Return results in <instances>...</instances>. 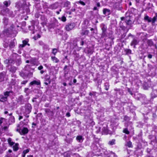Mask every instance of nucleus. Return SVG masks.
Returning <instances> with one entry per match:
<instances>
[{
    "mask_svg": "<svg viewBox=\"0 0 157 157\" xmlns=\"http://www.w3.org/2000/svg\"><path fill=\"white\" fill-rule=\"evenodd\" d=\"M0 13L3 15H6L11 17L14 16V15L13 14V12L7 8H6L5 10L1 11Z\"/></svg>",
    "mask_w": 157,
    "mask_h": 157,
    "instance_id": "1",
    "label": "nucleus"
},
{
    "mask_svg": "<svg viewBox=\"0 0 157 157\" xmlns=\"http://www.w3.org/2000/svg\"><path fill=\"white\" fill-rule=\"evenodd\" d=\"M25 109L24 110V114H28L31 111L32 107L30 104L28 103L26 104L24 107Z\"/></svg>",
    "mask_w": 157,
    "mask_h": 157,
    "instance_id": "2",
    "label": "nucleus"
},
{
    "mask_svg": "<svg viewBox=\"0 0 157 157\" xmlns=\"http://www.w3.org/2000/svg\"><path fill=\"white\" fill-rule=\"evenodd\" d=\"M101 29L102 30L101 37H106L107 36L106 32L107 27L103 24L101 25Z\"/></svg>",
    "mask_w": 157,
    "mask_h": 157,
    "instance_id": "3",
    "label": "nucleus"
},
{
    "mask_svg": "<svg viewBox=\"0 0 157 157\" xmlns=\"http://www.w3.org/2000/svg\"><path fill=\"white\" fill-rule=\"evenodd\" d=\"M75 26V24L74 23H70L66 25L65 29L67 31H69L73 29Z\"/></svg>",
    "mask_w": 157,
    "mask_h": 157,
    "instance_id": "4",
    "label": "nucleus"
},
{
    "mask_svg": "<svg viewBox=\"0 0 157 157\" xmlns=\"http://www.w3.org/2000/svg\"><path fill=\"white\" fill-rule=\"evenodd\" d=\"M14 55L16 57L15 61L16 65L17 66L19 65L21 63L20 58L18 55L17 54H14Z\"/></svg>",
    "mask_w": 157,
    "mask_h": 157,
    "instance_id": "5",
    "label": "nucleus"
},
{
    "mask_svg": "<svg viewBox=\"0 0 157 157\" xmlns=\"http://www.w3.org/2000/svg\"><path fill=\"white\" fill-rule=\"evenodd\" d=\"M91 149L96 152H100V149L98 148V147L95 143H93L91 146Z\"/></svg>",
    "mask_w": 157,
    "mask_h": 157,
    "instance_id": "6",
    "label": "nucleus"
},
{
    "mask_svg": "<svg viewBox=\"0 0 157 157\" xmlns=\"http://www.w3.org/2000/svg\"><path fill=\"white\" fill-rule=\"evenodd\" d=\"M6 73L3 72L0 73V82L3 81L5 79H6Z\"/></svg>",
    "mask_w": 157,
    "mask_h": 157,
    "instance_id": "7",
    "label": "nucleus"
},
{
    "mask_svg": "<svg viewBox=\"0 0 157 157\" xmlns=\"http://www.w3.org/2000/svg\"><path fill=\"white\" fill-rule=\"evenodd\" d=\"M44 111L47 113L48 116L49 117L52 116L53 115V111L50 110L48 109H45Z\"/></svg>",
    "mask_w": 157,
    "mask_h": 157,
    "instance_id": "8",
    "label": "nucleus"
},
{
    "mask_svg": "<svg viewBox=\"0 0 157 157\" xmlns=\"http://www.w3.org/2000/svg\"><path fill=\"white\" fill-rule=\"evenodd\" d=\"M29 73V72L26 73L25 72L21 71L20 72V75L21 77L25 78L28 77Z\"/></svg>",
    "mask_w": 157,
    "mask_h": 157,
    "instance_id": "9",
    "label": "nucleus"
},
{
    "mask_svg": "<svg viewBox=\"0 0 157 157\" xmlns=\"http://www.w3.org/2000/svg\"><path fill=\"white\" fill-rule=\"evenodd\" d=\"M18 102L21 104H23L24 103V100L23 96L21 95L19 97L18 99Z\"/></svg>",
    "mask_w": 157,
    "mask_h": 157,
    "instance_id": "10",
    "label": "nucleus"
},
{
    "mask_svg": "<svg viewBox=\"0 0 157 157\" xmlns=\"http://www.w3.org/2000/svg\"><path fill=\"white\" fill-rule=\"evenodd\" d=\"M58 7V5L57 3H55L50 5L48 8L53 10L56 9Z\"/></svg>",
    "mask_w": 157,
    "mask_h": 157,
    "instance_id": "11",
    "label": "nucleus"
},
{
    "mask_svg": "<svg viewBox=\"0 0 157 157\" xmlns=\"http://www.w3.org/2000/svg\"><path fill=\"white\" fill-rule=\"evenodd\" d=\"M40 81L39 80H33V81L31 82L30 83V85H40Z\"/></svg>",
    "mask_w": 157,
    "mask_h": 157,
    "instance_id": "12",
    "label": "nucleus"
},
{
    "mask_svg": "<svg viewBox=\"0 0 157 157\" xmlns=\"http://www.w3.org/2000/svg\"><path fill=\"white\" fill-rule=\"evenodd\" d=\"M16 7L19 10L23 8V5L20 2H18L16 3Z\"/></svg>",
    "mask_w": 157,
    "mask_h": 157,
    "instance_id": "13",
    "label": "nucleus"
},
{
    "mask_svg": "<svg viewBox=\"0 0 157 157\" xmlns=\"http://www.w3.org/2000/svg\"><path fill=\"white\" fill-rule=\"evenodd\" d=\"M89 31L86 30H82L81 32V35L82 36L87 35L88 34Z\"/></svg>",
    "mask_w": 157,
    "mask_h": 157,
    "instance_id": "14",
    "label": "nucleus"
},
{
    "mask_svg": "<svg viewBox=\"0 0 157 157\" xmlns=\"http://www.w3.org/2000/svg\"><path fill=\"white\" fill-rule=\"evenodd\" d=\"M103 13L105 15H108L110 13V10L107 9L105 8L103 10Z\"/></svg>",
    "mask_w": 157,
    "mask_h": 157,
    "instance_id": "15",
    "label": "nucleus"
},
{
    "mask_svg": "<svg viewBox=\"0 0 157 157\" xmlns=\"http://www.w3.org/2000/svg\"><path fill=\"white\" fill-rule=\"evenodd\" d=\"M9 71L12 73H14L16 71L17 69L16 67L13 66H11L9 68Z\"/></svg>",
    "mask_w": 157,
    "mask_h": 157,
    "instance_id": "16",
    "label": "nucleus"
},
{
    "mask_svg": "<svg viewBox=\"0 0 157 157\" xmlns=\"http://www.w3.org/2000/svg\"><path fill=\"white\" fill-rule=\"evenodd\" d=\"M144 19L145 20L147 21L148 22H152V23L153 18H151V17H149L147 15H145L144 17Z\"/></svg>",
    "mask_w": 157,
    "mask_h": 157,
    "instance_id": "17",
    "label": "nucleus"
},
{
    "mask_svg": "<svg viewBox=\"0 0 157 157\" xmlns=\"http://www.w3.org/2000/svg\"><path fill=\"white\" fill-rule=\"evenodd\" d=\"M7 100V98L4 95H0V101L2 102H4L6 101Z\"/></svg>",
    "mask_w": 157,
    "mask_h": 157,
    "instance_id": "18",
    "label": "nucleus"
},
{
    "mask_svg": "<svg viewBox=\"0 0 157 157\" xmlns=\"http://www.w3.org/2000/svg\"><path fill=\"white\" fill-rule=\"evenodd\" d=\"M138 43V42L136 39H134L131 43V46L134 45V48H135V45Z\"/></svg>",
    "mask_w": 157,
    "mask_h": 157,
    "instance_id": "19",
    "label": "nucleus"
},
{
    "mask_svg": "<svg viewBox=\"0 0 157 157\" xmlns=\"http://www.w3.org/2000/svg\"><path fill=\"white\" fill-rule=\"evenodd\" d=\"M15 40H13V41H11L10 42L9 45V47L10 48H13L15 46Z\"/></svg>",
    "mask_w": 157,
    "mask_h": 157,
    "instance_id": "20",
    "label": "nucleus"
},
{
    "mask_svg": "<svg viewBox=\"0 0 157 157\" xmlns=\"http://www.w3.org/2000/svg\"><path fill=\"white\" fill-rule=\"evenodd\" d=\"M28 129L27 128H24L21 130V132L22 134L24 135L28 133Z\"/></svg>",
    "mask_w": 157,
    "mask_h": 157,
    "instance_id": "21",
    "label": "nucleus"
},
{
    "mask_svg": "<svg viewBox=\"0 0 157 157\" xmlns=\"http://www.w3.org/2000/svg\"><path fill=\"white\" fill-rule=\"evenodd\" d=\"M12 91H6L4 93V95L7 98V97L10 95V93H12Z\"/></svg>",
    "mask_w": 157,
    "mask_h": 157,
    "instance_id": "22",
    "label": "nucleus"
},
{
    "mask_svg": "<svg viewBox=\"0 0 157 157\" xmlns=\"http://www.w3.org/2000/svg\"><path fill=\"white\" fill-rule=\"evenodd\" d=\"M13 26H11V28L8 29L6 31L7 33L11 34L12 33V31H13Z\"/></svg>",
    "mask_w": 157,
    "mask_h": 157,
    "instance_id": "23",
    "label": "nucleus"
},
{
    "mask_svg": "<svg viewBox=\"0 0 157 157\" xmlns=\"http://www.w3.org/2000/svg\"><path fill=\"white\" fill-rule=\"evenodd\" d=\"M51 58L52 60L54 62L56 63H58L59 62V60L57 58H56V57L54 56H52Z\"/></svg>",
    "mask_w": 157,
    "mask_h": 157,
    "instance_id": "24",
    "label": "nucleus"
},
{
    "mask_svg": "<svg viewBox=\"0 0 157 157\" xmlns=\"http://www.w3.org/2000/svg\"><path fill=\"white\" fill-rule=\"evenodd\" d=\"M7 141L9 145L11 146L15 144L14 142L12 141V139L10 138L8 139Z\"/></svg>",
    "mask_w": 157,
    "mask_h": 157,
    "instance_id": "25",
    "label": "nucleus"
},
{
    "mask_svg": "<svg viewBox=\"0 0 157 157\" xmlns=\"http://www.w3.org/2000/svg\"><path fill=\"white\" fill-rule=\"evenodd\" d=\"M12 113H10L9 114V116H10V120L11 121L12 123H14L15 122V119L13 116H12Z\"/></svg>",
    "mask_w": 157,
    "mask_h": 157,
    "instance_id": "26",
    "label": "nucleus"
},
{
    "mask_svg": "<svg viewBox=\"0 0 157 157\" xmlns=\"http://www.w3.org/2000/svg\"><path fill=\"white\" fill-rule=\"evenodd\" d=\"M18 143L15 144V145L13 146V150L15 151H17L18 149Z\"/></svg>",
    "mask_w": 157,
    "mask_h": 157,
    "instance_id": "27",
    "label": "nucleus"
},
{
    "mask_svg": "<svg viewBox=\"0 0 157 157\" xmlns=\"http://www.w3.org/2000/svg\"><path fill=\"white\" fill-rule=\"evenodd\" d=\"M28 42L29 40L28 39H26L22 41V43L25 46H26V45H27L28 46H29L30 44L28 43Z\"/></svg>",
    "mask_w": 157,
    "mask_h": 157,
    "instance_id": "28",
    "label": "nucleus"
},
{
    "mask_svg": "<svg viewBox=\"0 0 157 157\" xmlns=\"http://www.w3.org/2000/svg\"><path fill=\"white\" fill-rule=\"evenodd\" d=\"M115 139H113L109 142L108 144L110 145H112L115 144Z\"/></svg>",
    "mask_w": 157,
    "mask_h": 157,
    "instance_id": "29",
    "label": "nucleus"
},
{
    "mask_svg": "<svg viewBox=\"0 0 157 157\" xmlns=\"http://www.w3.org/2000/svg\"><path fill=\"white\" fill-rule=\"evenodd\" d=\"M105 89L106 90H108L109 88V84L108 82H106L104 84Z\"/></svg>",
    "mask_w": 157,
    "mask_h": 157,
    "instance_id": "30",
    "label": "nucleus"
},
{
    "mask_svg": "<svg viewBox=\"0 0 157 157\" xmlns=\"http://www.w3.org/2000/svg\"><path fill=\"white\" fill-rule=\"evenodd\" d=\"M126 146L129 147H132V143L130 141L127 142L126 144Z\"/></svg>",
    "mask_w": 157,
    "mask_h": 157,
    "instance_id": "31",
    "label": "nucleus"
},
{
    "mask_svg": "<svg viewBox=\"0 0 157 157\" xmlns=\"http://www.w3.org/2000/svg\"><path fill=\"white\" fill-rule=\"evenodd\" d=\"M76 139L80 142H82L83 140L82 137V136H79L77 137Z\"/></svg>",
    "mask_w": 157,
    "mask_h": 157,
    "instance_id": "32",
    "label": "nucleus"
},
{
    "mask_svg": "<svg viewBox=\"0 0 157 157\" xmlns=\"http://www.w3.org/2000/svg\"><path fill=\"white\" fill-rule=\"evenodd\" d=\"M3 23L5 25H7L8 23V19L6 17L4 18L3 19Z\"/></svg>",
    "mask_w": 157,
    "mask_h": 157,
    "instance_id": "33",
    "label": "nucleus"
},
{
    "mask_svg": "<svg viewBox=\"0 0 157 157\" xmlns=\"http://www.w3.org/2000/svg\"><path fill=\"white\" fill-rule=\"evenodd\" d=\"M3 4L5 5V6L6 7H8L10 5V1H5L3 2Z\"/></svg>",
    "mask_w": 157,
    "mask_h": 157,
    "instance_id": "34",
    "label": "nucleus"
},
{
    "mask_svg": "<svg viewBox=\"0 0 157 157\" xmlns=\"http://www.w3.org/2000/svg\"><path fill=\"white\" fill-rule=\"evenodd\" d=\"M15 63V61L13 59H10L9 61V65H12V64H14Z\"/></svg>",
    "mask_w": 157,
    "mask_h": 157,
    "instance_id": "35",
    "label": "nucleus"
},
{
    "mask_svg": "<svg viewBox=\"0 0 157 157\" xmlns=\"http://www.w3.org/2000/svg\"><path fill=\"white\" fill-rule=\"evenodd\" d=\"M157 20V13L155 14V16L153 18L152 23H154Z\"/></svg>",
    "mask_w": 157,
    "mask_h": 157,
    "instance_id": "36",
    "label": "nucleus"
},
{
    "mask_svg": "<svg viewBox=\"0 0 157 157\" xmlns=\"http://www.w3.org/2000/svg\"><path fill=\"white\" fill-rule=\"evenodd\" d=\"M123 132L127 134H129V132L127 128L124 129L123 131Z\"/></svg>",
    "mask_w": 157,
    "mask_h": 157,
    "instance_id": "37",
    "label": "nucleus"
},
{
    "mask_svg": "<svg viewBox=\"0 0 157 157\" xmlns=\"http://www.w3.org/2000/svg\"><path fill=\"white\" fill-rule=\"evenodd\" d=\"M57 52V50L56 48H54L52 50V53L54 55H55Z\"/></svg>",
    "mask_w": 157,
    "mask_h": 157,
    "instance_id": "38",
    "label": "nucleus"
},
{
    "mask_svg": "<svg viewBox=\"0 0 157 157\" xmlns=\"http://www.w3.org/2000/svg\"><path fill=\"white\" fill-rule=\"evenodd\" d=\"M70 155L69 154L67 153H65L64 154V157H70Z\"/></svg>",
    "mask_w": 157,
    "mask_h": 157,
    "instance_id": "39",
    "label": "nucleus"
},
{
    "mask_svg": "<svg viewBox=\"0 0 157 157\" xmlns=\"http://www.w3.org/2000/svg\"><path fill=\"white\" fill-rule=\"evenodd\" d=\"M132 21L130 20H128L126 21V23L128 25H130Z\"/></svg>",
    "mask_w": 157,
    "mask_h": 157,
    "instance_id": "40",
    "label": "nucleus"
},
{
    "mask_svg": "<svg viewBox=\"0 0 157 157\" xmlns=\"http://www.w3.org/2000/svg\"><path fill=\"white\" fill-rule=\"evenodd\" d=\"M78 3H80V4H81V5H82L83 6H85L86 4L85 3L83 2L82 1H80L79 2H78Z\"/></svg>",
    "mask_w": 157,
    "mask_h": 157,
    "instance_id": "41",
    "label": "nucleus"
},
{
    "mask_svg": "<svg viewBox=\"0 0 157 157\" xmlns=\"http://www.w3.org/2000/svg\"><path fill=\"white\" fill-rule=\"evenodd\" d=\"M61 21L63 22H65L66 20V17L65 16H63L61 18Z\"/></svg>",
    "mask_w": 157,
    "mask_h": 157,
    "instance_id": "42",
    "label": "nucleus"
},
{
    "mask_svg": "<svg viewBox=\"0 0 157 157\" xmlns=\"http://www.w3.org/2000/svg\"><path fill=\"white\" fill-rule=\"evenodd\" d=\"M29 149H27L26 150H24L23 152L26 154V153H28L29 152Z\"/></svg>",
    "mask_w": 157,
    "mask_h": 157,
    "instance_id": "43",
    "label": "nucleus"
},
{
    "mask_svg": "<svg viewBox=\"0 0 157 157\" xmlns=\"http://www.w3.org/2000/svg\"><path fill=\"white\" fill-rule=\"evenodd\" d=\"M28 82L27 80L23 81L21 82V84H22L25 85Z\"/></svg>",
    "mask_w": 157,
    "mask_h": 157,
    "instance_id": "44",
    "label": "nucleus"
},
{
    "mask_svg": "<svg viewBox=\"0 0 157 157\" xmlns=\"http://www.w3.org/2000/svg\"><path fill=\"white\" fill-rule=\"evenodd\" d=\"M43 67L42 66V65H40V66H39L38 67V69L39 70H42V69H43Z\"/></svg>",
    "mask_w": 157,
    "mask_h": 157,
    "instance_id": "45",
    "label": "nucleus"
},
{
    "mask_svg": "<svg viewBox=\"0 0 157 157\" xmlns=\"http://www.w3.org/2000/svg\"><path fill=\"white\" fill-rule=\"evenodd\" d=\"M25 46L23 44H20L19 45V48H23V47H24Z\"/></svg>",
    "mask_w": 157,
    "mask_h": 157,
    "instance_id": "46",
    "label": "nucleus"
},
{
    "mask_svg": "<svg viewBox=\"0 0 157 157\" xmlns=\"http://www.w3.org/2000/svg\"><path fill=\"white\" fill-rule=\"evenodd\" d=\"M9 60H6L5 61V63H6V64H8L9 65Z\"/></svg>",
    "mask_w": 157,
    "mask_h": 157,
    "instance_id": "47",
    "label": "nucleus"
},
{
    "mask_svg": "<svg viewBox=\"0 0 157 157\" xmlns=\"http://www.w3.org/2000/svg\"><path fill=\"white\" fill-rule=\"evenodd\" d=\"M107 153L108 152L107 151L104 152V154L107 155V157H109L110 156V155L109 154H108Z\"/></svg>",
    "mask_w": 157,
    "mask_h": 157,
    "instance_id": "48",
    "label": "nucleus"
},
{
    "mask_svg": "<svg viewBox=\"0 0 157 157\" xmlns=\"http://www.w3.org/2000/svg\"><path fill=\"white\" fill-rule=\"evenodd\" d=\"M5 157H12L11 154H7Z\"/></svg>",
    "mask_w": 157,
    "mask_h": 157,
    "instance_id": "49",
    "label": "nucleus"
},
{
    "mask_svg": "<svg viewBox=\"0 0 157 157\" xmlns=\"http://www.w3.org/2000/svg\"><path fill=\"white\" fill-rule=\"evenodd\" d=\"M109 153H110L111 155H113L114 157H117V156L114 153L112 152H110Z\"/></svg>",
    "mask_w": 157,
    "mask_h": 157,
    "instance_id": "50",
    "label": "nucleus"
},
{
    "mask_svg": "<svg viewBox=\"0 0 157 157\" xmlns=\"http://www.w3.org/2000/svg\"><path fill=\"white\" fill-rule=\"evenodd\" d=\"M148 57L149 59H151L152 58V55L151 54H149L148 56Z\"/></svg>",
    "mask_w": 157,
    "mask_h": 157,
    "instance_id": "51",
    "label": "nucleus"
},
{
    "mask_svg": "<svg viewBox=\"0 0 157 157\" xmlns=\"http://www.w3.org/2000/svg\"><path fill=\"white\" fill-rule=\"evenodd\" d=\"M8 128V127L7 126H5L4 127L3 129L5 130H6Z\"/></svg>",
    "mask_w": 157,
    "mask_h": 157,
    "instance_id": "52",
    "label": "nucleus"
},
{
    "mask_svg": "<svg viewBox=\"0 0 157 157\" xmlns=\"http://www.w3.org/2000/svg\"><path fill=\"white\" fill-rule=\"evenodd\" d=\"M66 116L67 117H69L70 116V113H66Z\"/></svg>",
    "mask_w": 157,
    "mask_h": 157,
    "instance_id": "53",
    "label": "nucleus"
},
{
    "mask_svg": "<svg viewBox=\"0 0 157 157\" xmlns=\"http://www.w3.org/2000/svg\"><path fill=\"white\" fill-rule=\"evenodd\" d=\"M25 155H26V154H25L24 152H22V157H25Z\"/></svg>",
    "mask_w": 157,
    "mask_h": 157,
    "instance_id": "54",
    "label": "nucleus"
},
{
    "mask_svg": "<svg viewBox=\"0 0 157 157\" xmlns=\"http://www.w3.org/2000/svg\"><path fill=\"white\" fill-rule=\"evenodd\" d=\"M97 6L98 7H100V4L99 2H98L97 3Z\"/></svg>",
    "mask_w": 157,
    "mask_h": 157,
    "instance_id": "55",
    "label": "nucleus"
},
{
    "mask_svg": "<svg viewBox=\"0 0 157 157\" xmlns=\"http://www.w3.org/2000/svg\"><path fill=\"white\" fill-rule=\"evenodd\" d=\"M28 88H25L24 90V91L25 93H26L27 90H28Z\"/></svg>",
    "mask_w": 157,
    "mask_h": 157,
    "instance_id": "56",
    "label": "nucleus"
},
{
    "mask_svg": "<svg viewBox=\"0 0 157 157\" xmlns=\"http://www.w3.org/2000/svg\"><path fill=\"white\" fill-rule=\"evenodd\" d=\"M49 105V104H45L44 105V106L46 107H48Z\"/></svg>",
    "mask_w": 157,
    "mask_h": 157,
    "instance_id": "57",
    "label": "nucleus"
},
{
    "mask_svg": "<svg viewBox=\"0 0 157 157\" xmlns=\"http://www.w3.org/2000/svg\"><path fill=\"white\" fill-rule=\"evenodd\" d=\"M36 37H37V38H38H38H40V35L39 34H38L37 35V36Z\"/></svg>",
    "mask_w": 157,
    "mask_h": 157,
    "instance_id": "58",
    "label": "nucleus"
},
{
    "mask_svg": "<svg viewBox=\"0 0 157 157\" xmlns=\"http://www.w3.org/2000/svg\"><path fill=\"white\" fill-rule=\"evenodd\" d=\"M24 115L27 118H28L29 117V116L28 115V114H24Z\"/></svg>",
    "mask_w": 157,
    "mask_h": 157,
    "instance_id": "59",
    "label": "nucleus"
},
{
    "mask_svg": "<svg viewBox=\"0 0 157 157\" xmlns=\"http://www.w3.org/2000/svg\"><path fill=\"white\" fill-rule=\"evenodd\" d=\"M73 82L74 83H75L76 82H77V80L76 79H74V80H73Z\"/></svg>",
    "mask_w": 157,
    "mask_h": 157,
    "instance_id": "60",
    "label": "nucleus"
},
{
    "mask_svg": "<svg viewBox=\"0 0 157 157\" xmlns=\"http://www.w3.org/2000/svg\"><path fill=\"white\" fill-rule=\"evenodd\" d=\"M94 10H97V7H94V8H93V9Z\"/></svg>",
    "mask_w": 157,
    "mask_h": 157,
    "instance_id": "61",
    "label": "nucleus"
},
{
    "mask_svg": "<svg viewBox=\"0 0 157 157\" xmlns=\"http://www.w3.org/2000/svg\"><path fill=\"white\" fill-rule=\"evenodd\" d=\"M23 117L22 116H20L19 117V120H20L21 119H22Z\"/></svg>",
    "mask_w": 157,
    "mask_h": 157,
    "instance_id": "62",
    "label": "nucleus"
},
{
    "mask_svg": "<svg viewBox=\"0 0 157 157\" xmlns=\"http://www.w3.org/2000/svg\"><path fill=\"white\" fill-rule=\"evenodd\" d=\"M33 38L35 40H36L37 39H38L37 37L36 36H34Z\"/></svg>",
    "mask_w": 157,
    "mask_h": 157,
    "instance_id": "63",
    "label": "nucleus"
},
{
    "mask_svg": "<svg viewBox=\"0 0 157 157\" xmlns=\"http://www.w3.org/2000/svg\"><path fill=\"white\" fill-rule=\"evenodd\" d=\"M27 156V157H33V156L31 155H28Z\"/></svg>",
    "mask_w": 157,
    "mask_h": 157,
    "instance_id": "64",
    "label": "nucleus"
}]
</instances>
